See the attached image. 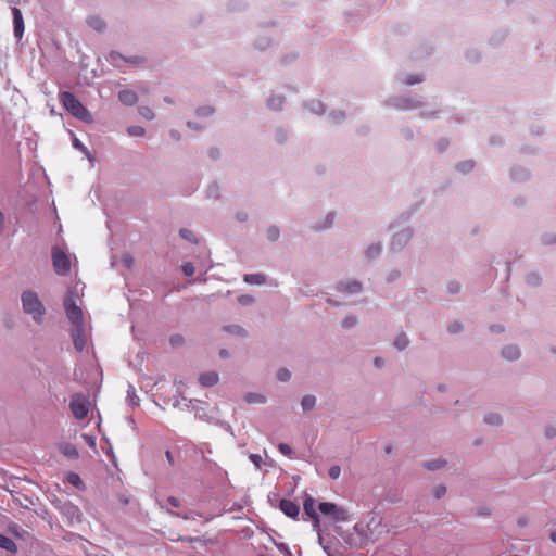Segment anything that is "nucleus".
<instances>
[{
	"instance_id": "1",
	"label": "nucleus",
	"mask_w": 556,
	"mask_h": 556,
	"mask_svg": "<svg viewBox=\"0 0 556 556\" xmlns=\"http://www.w3.org/2000/svg\"><path fill=\"white\" fill-rule=\"evenodd\" d=\"M60 101L62 105L75 117L78 119L91 123L92 115L90 112L83 105V103L71 92L63 91L60 93Z\"/></svg>"
},
{
	"instance_id": "2",
	"label": "nucleus",
	"mask_w": 556,
	"mask_h": 556,
	"mask_svg": "<svg viewBox=\"0 0 556 556\" xmlns=\"http://www.w3.org/2000/svg\"><path fill=\"white\" fill-rule=\"evenodd\" d=\"M23 309L33 316V319L40 324L45 315V307L35 292L26 291L22 294Z\"/></svg>"
},
{
	"instance_id": "3",
	"label": "nucleus",
	"mask_w": 556,
	"mask_h": 556,
	"mask_svg": "<svg viewBox=\"0 0 556 556\" xmlns=\"http://www.w3.org/2000/svg\"><path fill=\"white\" fill-rule=\"evenodd\" d=\"M52 263L54 271L60 276H66L71 271V260L68 255L60 250L59 248H53L52 250Z\"/></svg>"
},
{
	"instance_id": "4",
	"label": "nucleus",
	"mask_w": 556,
	"mask_h": 556,
	"mask_svg": "<svg viewBox=\"0 0 556 556\" xmlns=\"http://www.w3.org/2000/svg\"><path fill=\"white\" fill-rule=\"evenodd\" d=\"M64 309L68 320L73 324L74 328L84 326V315L81 308L76 305L73 296H67L64 301Z\"/></svg>"
},
{
	"instance_id": "5",
	"label": "nucleus",
	"mask_w": 556,
	"mask_h": 556,
	"mask_svg": "<svg viewBox=\"0 0 556 556\" xmlns=\"http://www.w3.org/2000/svg\"><path fill=\"white\" fill-rule=\"evenodd\" d=\"M70 408H71L73 416L76 419L83 420L88 415L89 402L84 395L77 394V395L73 396V399L70 403Z\"/></svg>"
},
{
	"instance_id": "6",
	"label": "nucleus",
	"mask_w": 556,
	"mask_h": 556,
	"mask_svg": "<svg viewBox=\"0 0 556 556\" xmlns=\"http://www.w3.org/2000/svg\"><path fill=\"white\" fill-rule=\"evenodd\" d=\"M318 508L321 514L331 515L337 521H344L346 519L345 511L333 503L323 502L319 504Z\"/></svg>"
},
{
	"instance_id": "7",
	"label": "nucleus",
	"mask_w": 556,
	"mask_h": 556,
	"mask_svg": "<svg viewBox=\"0 0 556 556\" xmlns=\"http://www.w3.org/2000/svg\"><path fill=\"white\" fill-rule=\"evenodd\" d=\"M279 507L281 509V511L290 517V518H293L295 519L298 516H299V513H300V507L298 504H295L293 501H290V500H281L280 501V504H279Z\"/></svg>"
},
{
	"instance_id": "8",
	"label": "nucleus",
	"mask_w": 556,
	"mask_h": 556,
	"mask_svg": "<svg viewBox=\"0 0 556 556\" xmlns=\"http://www.w3.org/2000/svg\"><path fill=\"white\" fill-rule=\"evenodd\" d=\"M13 13V24H14V35L16 38L21 39L24 33V21L22 16V12L17 8L12 9Z\"/></svg>"
},
{
	"instance_id": "9",
	"label": "nucleus",
	"mask_w": 556,
	"mask_h": 556,
	"mask_svg": "<svg viewBox=\"0 0 556 556\" xmlns=\"http://www.w3.org/2000/svg\"><path fill=\"white\" fill-rule=\"evenodd\" d=\"M72 337H73V342H74L75 349L79 352L83 351L86 345V338L84 334L83 327L74 328L72 331Z\"/></svg>"
},
{
	"instance_id": "10",
	"label": "nucleus",
	"mask_w": 556,
	"mask_h": 556,
	"mask_svg": "<svg viewBox=\"0 0 556 556\" xmlns=\"http://www.w3.org/2000/svg\"><path fill=\"white\" fill-rule=\"evenodd\" d=\"M219 380V377L217 372L215 371H208L200 375L199 382L203 387H213L215 386Z\"/></svg>"
},
{
	"instance_id": "11",
	"label": "nucleus",
	"mask_w": 556,
	"mask_h": 556,
	"mask_svg": "<svg viewBox=\"0 0 556 556\" xmlns=\"http://www.w3.org/2000/svg\"><path fill=\"white\" fill-rule=\"evenodd\" d=\"M305 514L315 522H318V515L315 509V500L311 496L306 497L303 503Z\"/></svg>"
},
{
	"instance_id": "12",
	"label": "nucleus",
	"mask_w": 556,
	"mask_h": 556,
	"mask_svg": "<svg viewBox=\"0 0 556 556\" xmlns=\"http://www.w3.org/2000/svg\"><path fill=\"white\" fill-rule=\"evenodd\" d=\"M118 99L126 105H134L138 101L136 92L128 89L119 91Z\"/></svg>"
},
{
	"instance_id": "13",
	"label": "nucleus",
	"mask_w": 556,
	"mask_h": 556,
	"mask_svg": "<svg viewBox=\"0 0 556 556\" xmlns=\"http://www.w3.org/2000/svg\"><path fill=\"white\" fill-rule=\"evenodd\" d=\"M0 548L12 554H15L17 552V546L15 542L11 538L3 534H0Z\"/></svg>"
},
{
	"instance_id": "14",
	"label": "nucleus",
	"mask_w": 556,
	"mask_h": 556,
	"mask_svg": "<svg viewBox=\"0 0 556 556\" xmlns=\"http://www.w3.org/2000/svg\"><path fill=\"white\" fill-rule=\"evenodd\" d=\"M503 357L507 358L508 361H515L519 357L520 352L517 346L509 345L503 349L502 351Z\"/></svg>"
},
{
	"instance_id": "15",
	"label": "nucleus",
	"mask_w": 556,
	"mask_h": 556,
	"mask_svg": "<svg viewBox=\"0 0 556 556\" xmlns=\"http://www.w3.org/2000/svg\"><path fill=\"white\" fill-rule=\"evenodd\" d=\"M244 399L249 404H263L266 402L265 396L260 393H248Z\"/></svg>"
},
{
	"instance_id": "16",
	"label": "nucleus",
	"mask_w": 556,
	"mask_h": 556,
	"mask_svg": "<svg viewBox=\"0 0 556 556\" xmlns=\"http://www.w3.org/2000/svg\"><path fill=\"white\" fill-rule=\"evenodd\" d=\"M244 281L252 285H262L265 282V277L262 274H248L244 276Z\"/></svg>"
},
{
	"instance_id": "17",
	"label": "nucleus",
	"mask_w": 556,
	"mask_h": 556,
	"mask_svg": "<svg viewBox=\"0 0 556 556\" xmlns=\"http://www.w3.org/2000/svg\"><path fill=\"white\" fill-rule=\"evenodd\" d=\"M88 24L98 31H102L105 28L104 21L97 16H91L88 20Z\"/></svg>"
},
{
	"instance_id": "18",
	"label": "nucleus",
	"mask_w": 556,
	"mask_h": 556,
	"mask_svg": "<svg viewBox=\"0 0 556 556\" xmlns=\"http://www.w3.org/2000/svg\"><path fill=\"white\" fill-rule=\"evenodd\" d=\"M315 402L316 400L314 396L305 395L301 402L303 410H311L315 406Z\"/></svg>"
},
{
	"instance_id": "19",
	"label": "nucleus",
	"mask_w": 556,
	"mask_h": 556,
	"mask_svg": "<svg viewBox=\"0 0 556 556\" xmlns=\"http://www.w3.org/2000/svg\"><path fill=\"white\" fill-rule=\"evenodd\" d=\"M407 345L408 339L404 333L399 334L394 340V346H396L399 350H404Z\"/></svg>"
},
{
	"instance_id": "20",
	"label": "nucleus",
	"mask_w": 556,
	"mask_h": 556,
	"mask_svg": "<svg viewBox=\"0 0 556 556\" xmlns=\"http://www.w3.org/2000/svg\"><path fill=\"white\" fill-rule=\"evenodd\" d=\"M127 132L132 137H141L146 134V130L141 126H130L127 128Z\"/></svg>"
},
{
	"instance_id": "21",
	"label": "nucleus",
	"mask_w": 556,
	"mask_h": 556,
	"mask_svg": "<svg viewBox=\"0 0 556 556\" xmlns=\"http://www.w3.org/2000/svg\"><path fill=\"white\" fill-rule=\"evenodd\" d=\"M67 481H68L71 484H73V485H75V486H77V488H79L80 485H83V481H81L80 477H79L77 473H75V472H70V473L67 475Z\"/></svg>"
},
{
	"instance_id": "22",
	"label": "nucleus",
	"mask_w": 556,
	"mask_h": 556,
	"mask_svg": "<svg viewBox=\"0 0 556 556\" xmlns=\"http://www.w3.org/2000/svg\"><path fill=\"white\" fill-rule=\"evenodd\" d=\"M266 237L271 241L277 240L279 237V229L277 227H269L266 231Z\"/></svg>"
},
{
	"instance_id": "23",
	"label": "nucleus",
	"mask_w": 556,
	"mask_h": 556,
	"mask_svg": "<svg viewBox=\"0 0 556 556\" xmlns=\"http://www.w3.org/2000/svg\"><path fill=\"white\" fill-rule=\"evenodd\" d=\"M139 113L141 114L142 117H144L146 119H153L154 118V113L153 111L148 108V106H142L139 109Z\"/></svg>"
},
{
	"instance_id": "24",
	"label": "nucleus",
	"mask_w": 556,
	"mask_h": 556,
	"mask_svg": "<svg viewBox=\"0 0 556 556\" xmlns=\"http://www.w3.org/2000/svg\"><path fill=\"white\" fill-rule=\"evenodd\" d=\"M328 475L333 480L338 479L340 477V475H341L340 466H338V465L331 466L329 468Z\"/></svg>"
},
{
	"instance_id": "25",
	"label": "nucleus",
	"mask_w": 556,
	"mask_h": 556,
	"mask_svg": "<svg viewBox=\"0 0 556 556\" xmlns=\"http://www.w3.org/2000/svg\"><path fill=\"white\" fill-rule=\"evenodd\" d=\"M182 271L188 277L192 276L195 271L194 265L190 262L185 263L182 265Z\"/></svg>"
},
{
	"instance_id": "26",
	"label": "nucleus",
	"mask_w": 556,
	"mask_h": 556,
	"mask_svg": "<svg viewBox=\"0 0 556 556\" xmlns=\"http://www.w3.org/2000/svg\"><path fill=\"white\" fill-rule=\"evenodd\" d=\"M277 378H278V380L286 382L291 378V374L288 369L282 368L278 371Z\"/></svg>"
},
{
	"instance_id": "27",
	"label": "nucleus",
	"mask_w": 556,
	"mask_h": 556,
	"mask_svg": "<svg viewBox=\"0 0 556 556\" xmlns=\"http://www.w3.org/2000/svg\"><path fill=\"white\" fill-rule=\"evenodd\" d=\"M343 290L350 293L357 292L361 290V285L354 281L344 286Z\"/></svg>"
},
{
	"instance_id": "28",
	"label": "nucleus",
	"mask_w": 556,
	"mask_h": 556,
	"mask_svg": "<svg viewBox=\"0 0 556 556\" xmlns=\"http://www.w3.org/2000/svg\"><path fill=\"white\" fill-rule=\"evenodd\" d=\"M283 100L281 97L271 98L268 100V106L271 109H278L281 106Z\"/></svg>"
},
{
	"instance_id": "29",
	"label": "nucleus",
	"mask_w": 556,
	"mask_h": 556,
	"mask_svg": "<svg viewBox=\"0 0 556 556\" xmlns=\"http://www.w3.org/2000/svg\"><path fill=\"white\" fill-rule=\"evenodd\" d=\"M444 464H445V462H442V460H432V462L427 463L426 467L429 470H435V469H439L442 466H444Z\"/></svg>"
},
{
	"instance_id": "30",
	"label": "nucleus",
	"mask_w": 556,
	"mask_h": 556,
	"mask_svg": "<svg viewBox=\"0 0 556 556\" xmlns=\"http://www.w3.org/2000/svg\"><path fill=\"white\" fill-rule=\"evenodd\" d=\"M180 236L181 238L188 240V241H192V242H195V238H194V235L192 231L188 230V229H181L180 230Z\"/></svg>"
},
{
	"instance_id": "31",
	"label": "nucleus",
	"mask_w": 556,
	"mask_h": 556,
	"mask_svg": "<svg viewBox=\"0 0 556 556\" xmlns=\"http://www.w3.org/2000/svg\"><path fill=\"white\" fill-rule=\"evenodd\" d=\"M380 251V247L379 245H371L369 247L367 250H366V255L371 258L374 256H376Z\"/></svg>"
},
{
	"instance_id": "32",
	"label": "nucleus",
	"mask_w": 556,
	"mask_h": 556,
	"mask_svg": "<svg viewBox=\"0 0 556 556\" xmlns=\"http://www.w3.org/2000/svg\"><path fill=\"white\" fill-rule=\"evenodd\" d=\"M278 448H279V451H280L283 455H286V456H288V457H290V456H291V454H292V448H291L288 444H286V443H280V444H279V446H278Z\"/></svg>"
},
{
	"instance_id": "33",
	"label": "nucleus",
	"mask_w": 556,
	"mask_h": 556,
	"mask_svg": "<svg viewBox=\"0 0 556 556\" xmlns=\"http://www.w3.org/2000/svg\"><path fill=\"white\" fill-rule=\"evenodd\" d=\"M500 421H501V418L496 414H491L485 417V422H488L490 425H497Z\"/></svg>"
},
{
	"instance_id": "34",
	"label": "nucleus",
	"mask_w": 556,
	"mask_h": 556,
	"mask_svg": "<svg viewBox=\"0 0 556 556\" xmlns=\"http://www.w3.org/2000/svg\"><path fill=\"white\" fill-rule=\"evenodd\" d=\"M73 146L76 148V149H79L84 152H86L88 154V157L91 159L90 154L88 153L87 149L84 147V144L77 139L75 138L74 141H73Z\"/></svg>"
},
{
	"instance_id": "35",
	"label": "nucleus",
	"mask_w": 556,
	"mask_h": 556,
	"mask_svg": "<svg viewBox=\"0 0 556 556\" xmlns=\"http://www.w3.org/2000/svg\"><path fill=\"white\" fill-rule=\"evenodd\" d=\"M356 325V318L355 317H346L344 320H343V326L346 327V328H350V327H353Z\"/></svg>"
},
{
	"instance_id": "36",
	"label": "nucleus",
	"mask_w": 556,
	"mask_h": 556,
	"mask_svg": "<svg viewBox=\"0 0 556 556\" xmlns=\"http://www.w3.org/2000/svg\"><path fill=\"white\" fill-rule=\"evenodd\" d=\"M445 493H446V488L444 485H439L434 491V495L437 498L442 497Z\"/></svg>"
},
{
	"instance_id": "37",
	"label": "nucleus",
	"mask_w": 556,
	"mask_h": 556,
	"mask_svg": "<svg viewBox=\"0 0 556 556\" xmlns=\"http://www.w3.org/2000/svg\"><path fill=\"white\" fill-rule=\"evenodd\" d=\"M460 329H462V325L456 321L448 326V331L452 333H456V332L460 331Z\"/></svg>"
},
{
	"instance_id": "38",
	"label": "nucleus",
	"mask_w": 556,
	"mask_h": 556,
	"mask_svg": "<svg viewBox=\"0 0 556 556\" xmlns=\"http://www.w3.org/2000/svg\"><path fill=\"white\" fill-rule=\"evenodd\" d=\"M226 330L231 333H243L244 332V330L239 326H229L226 328Z\"/></svg>"
},
{
	"instance_id": "39",
	"label": "nucleus",
	"mask_w": 556,
	"mask_h": 556,
	"mask_svg": "<svg viewBox=\"0 0 556 556\" xmlns=\"http://www.w3.org/2000/svg\"><path fill=\"white\" fill-rule=\"evenodd\" d=\"M167 501H168V503H169L173 507H179V506H180V501H179L177 497L169 496Z\"/></svg>"
},
{
	"instance_id": "40",
	"label": "nucleus",
	"mask_w": 556,
	"mask_h": 556,
	"mask_svg": "<svg viewBox=\"0 0 556 556\" xmlns=\"http://www.w3.org/2000/svg\"><path fill=\"white\" fill-rule=\"evenodd\" d=\"M448 291L451 293H457L459 291V285L456 282H452L448 285Z\"/></svg>"
},
{
	"instance_id": "41",
	"label": "nucleus",
	"mask_w": 556,
	"mask_h": 556,
	"mask_svg": "<svg viewBox=\"0 0 556 556\" xmlns=\"http://www.w3.org/2000/svg\"><path fill=\"white\" fill-rule=\"evenodd\" d=\"M473 167V164L471 162H467V163H464L459 166V168L463 170V172H467V170H470L471 168Z\"/></svg>"
},
{
	"instance_id": "42",
	"label": "nucleus",
	"mask_w": 556,
	"mask_h": 556,
	"mask_svg": "<svg viewBox=\"0 0 556 556\" xmlns=\"http://www.w3.org/2000/svg\"><path fill=\"white\" fill-rule=\"evenodd\" d=\"M181 341H182V338H181V337H179V336L173 337V338L170 339V343H172V345H178Z\"/></svg>"
},
{
	"instance_id": "43",
	"label": "nucleus",
	"mask_w": 556,
	"mask_h": 556,
	"mask_svg": "<svg viewBox=\"0 0 556 556\" xmlns=\"http://www.w3.org/2000/svg\"><path fill=\"white\" fill-rule=\"evenodd\" d=\"M239 301H240V303H242V304H248V303L252 302V301H253V299H252L251 296L244 295V296H241V298L239 299Z\"/></svg>"
},
{
	"instance_id": "44",
	"label": "nucleus",
	"mask_w": 556,
	"mask_h": 556,
	"mask_svg": "<svg viewBox=\"0 0 556 556\" xmlns=\"http://www.w3.org/2000/svg\"><path fill=\"white\" fill-rule=\"evenodd\" d=\"M546 435H547L548 438H553V437H555V435H556V429H554V428H549V429H547V430H546Z\"/></svg>"
},
{
	"instance_id": "45",
	"label": "nucleus",
	"mask_w": 556,
	"mask_h": 556,
	"mask_svg": "<svg viewBox=\"0 0 556 556\" xmlns=\"http://www.w3.org/2000/svg\"><path fill=\"white\" fill-rule=\"evenodd\" d=\"M374 363H375V366H376V367L380 368V367L382 366V364H383V361H382V358H381V357H376V358L374 359Z\"/></svg>"
},
{
	"instance_id": "46",
	"label": "nucleus",
	"mask_w": 556,
	"mask_h": 556,
	"mask_svg": "<svg viewBox=\"0 0 556 556\" xmlns=\"http://www.w3.org/2000/svg\"><path fill=\"white\" fill-rule=\"evenodd\" d=\"M165 455H166V458H167L168 463L173 464L174 463V458H173L172 453L169 451H166Z\"/></svg>"
},
{
	"instance_id": "47",
	"label": "nucleus",
	"mask_w": 556,
	"mask_h": 556,
	"mask_svg": "<svg viewBox=\"0 0 556 556\" xmlns=\"http://www.w3.org/2000/svg\"><path fill=\"white\" fill-rule=\"evenodd\" d=\"M419 81H421V79H419V78H408L407 79V84H409V85L417 84Z\"/></svg>"
},
{
	"instance_id": "48",
	"label": "nucleus",
	"mask_w": 556,
	"mask_h": 556,
	"mask_svg": "<svg viewBox=\"0 0 556 556\" xmlns=\"http://www.w3.org/2000/svg\"><path fill=\"white\" fill-rule=\"evenodd\" d=\"M111 58L115 61L117 58H121V55L118 53L113 52L111 53Z\"/></svg>"
},
{
	"instance_id": "49",
	"label": "nucleus",
	"mask_w": 556,
	"mask_h": 556,
	"mask_svg": "<svg viewBox=\"0 0 556 556\" xmlns=\"http://www.w3.org/2000/svg\"><path fill=\"white\" fill-rule=\"evenodd\" d=\"M551 540L556 543V532H552L549 535Z\"/></svg>"
},
{
	"instance_id": "50",
	"label": "nucleus",
	"mask_w": 556,
	"mask_h": 556,
	"mask_svg": "<svg viewBox=\"0 0 556 556\" xmlns=\"http://www.w3.org/2000/svg\"><path fill=\"white\" fill-rule=\"evenodd\" d=\"M217 155H218L217 150H212V151H211V156H212V157H216Z\"/></svg>"
},
{
	"instance_id": "51",
	"label": "nucleus",
	"mask_w": 556,
	"mask_h": 556,
	"mask_svg": "<svg viewBox=\"0 0 556 556\" xmlns=\"http://www.w3.org/2000/svg\"><path fill=\"white\" fill-rule=\"evenodd\" d=\"M220 356H222V357H227V356H228L227 351L222 350V351H220Z\"/></svg>"
},
{
	"instance_id": "52",
	"label": "nucleus",
	"mask_w": 556,
	"mask_h": 556,
	"mask_svg": "<svg viewBox=\"0 0 556 556\" xmlns=\"http://www.w3.org/2000/svg\"><path fill=\"white\" fill-rule=\"evenodd\" d=\"M502 330H503L502 327H495V326L492 327V331H502Z\"/></svg>"
},
{
	"instance_id": "53",
	"label": "nucleus",
	"mask_w": 556,
	"mask_h": 556,
	"mask_svg": "<svg viewBox=\"0 0 556 556\" xmlns=\"http://www.w3.org/2000/svg\"><path fill=\"white\" fill-rule=\"evenodd\" d=\"M201 114H202V115H205V114H206L205 109H202V110H201Z\"/></svg>"
}]
</instances>
